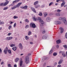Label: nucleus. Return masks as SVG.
I'll return each mask as SVG.
<instances>
[{
  "label": "nucleus",
  "instance_id": "16",
  "mask_svg": "<svg viewBox=\"0 0 67 67\" xmlns=\"http://www.w3.org/2000/svg\"><path fill=\"white\" fill-rule=\"evenodd\" d=\"M21 60L20 61V66L21 67L22 66V63H23V61H22V59H21Z\"/></svg>",
  "mask_w": 67,
  "mask_h": 67
},
{
  "label": "nucleus",
  "instance_id": "8",
  "mask_svg": "<svg viewBox=\"0 0 67 67\" xmlns=\"http://www.w3.org/2000/svg\"><path fill=\"white\" fill-rule=\"evenodd\" d=\"M19 47L20 49H22L23 48V47L22 46V44L21 43H20L19 44Z\"/></svg>",
  "mask_w": 67,
  "mask_h": 67
},
{
  "label": "nucleus",
  "instance_id": "54",
  "mask_svg": "<svg viewBox=\"0 0 67 67\" xmlns=\"http://www.w3.org/2000/svg\"><path fill=\"white\" fill-rule=\"evenodd\" d=\"M60 1H62L63 2H65V1L64 0H60Z\"/></svg>",
  "mask_w": 67,
  "mask_h": 67
},
{
  "label": "nucleus",
  "instance_id": "7",
  "mask_svg": "<svg viewBox=\"0 0 67 67\" xmlns=\"http://www.w3.org/2000/svg\"><path fill=\"white\" fill-rule=\"evenodd\" d=\"M13 38V37H7L6 38V40H7L8 41H9V40H12Z\"/></svg>",
  "mask_w": 67,
  "mask_h": 67
},
{
  "label": "nucleus",
  "instance_id": "27",
  "mask_svg": "<svg viewBox=\"0 0 67 67\" xmlns=\"http://www.w3.org/2000/svg\"><path fill=\"white\" fill-rule=\"evenodd\" d=\"M62 55L64 57H65L66 54H65V53L64 52L62 53Z\"/></svg>",
  "mask_w": 67,
  "mask_h": 67
},
{
  "label": "nucleus",
  "instance_id": "64",
  "mask_svg": "<svg viewBox=\"0 0 67 67\" xmlns=\"http://www.w3.org/2000/svg\"><path fill=\"white\" fill-rule=\"evenodd\" d=\"M66 56L67 58V51L66 52Z\"/></svg>",
  "mask_w": 67,
  "mask_h": 67
},
{
  "label": "nucleus",
  "instance_id": "13",
  "mask_svg": "<svg viewBox=\"0 0 67 67\" xmlns=\"http://www.w3.org/2000/svg\"><path fill=\"white\" fill-rule=\"evenodd\" d=\"M46 21L47 22H50L51 21V18L49 17H48L47 18Z\"/></svg>",
  "mask_w": 67,
  "mask_h": 67
},
{
  "label": "nucleus",
  "instance_id": "12",
  "mask_svg": "<svg viewBox=\"0 0 67 67\" xmlns=\"http://www.w3.org/2000/svg\"><path fill=\"white\" fill-rule=\"evenodd\" d=\"M38 3H39V2L38 1H36L34 2V5H36L37 4H38Z\"/></svg>",
  "mask_w": 67,
  "mask_h": 67
},
{
  "label": "nucleus",
  "instance_id": "43",
  "mask_svg": "<svg viewBox=\"0 0 67 67\" xmlns=\"http://www.w3.org/2000/svg\"><path fill=\"white\" fill-rule=\"evenodd\" d=\"M8 67H12L11 66V64H8Z\"/></svg>",
  "mask_w": 67,
  "mask_h": 67
},
{
  "label": "nucleus",
  "instance_id": "11",
  "mask_svg": "<svg viewBox=\"0 0 67 67\" xmlns=\"http://www.w3.org/2000/svg\"><path fill=\"white\" fill-rule=\"evenodd\" d=\"M31 10H32L33 12H35V13H36V10H35V9H34V8H31Z\"/></svg>",
  "mask_w": 67,
  "mask_h": 67
},
{
  "label": "nucleus",
  "instance_id": "1",
  "mask_svg": "<svg viewBox=\"0 0 67 67\" xmlns=\"http://www.w3.org/2000/svg\"><path fill=\"white\" fill-rule=\"evenodd\" d=\"M33 19L34 20V21H36L37 20H39V22L40 23V26H43L44 24V22L43 20H42V19L40 17H37L36 18L35 16L33 17Z\"/></svg>",
  "mask_w": 67,
  "mask_h": 67
},
{
  "label": "nucleus",
  "instance_id": "39",
  "mask_svg": "<svg viewBox=\"0 0 67 67\" xmlns=\"http://www.w3.org/2000/svg\"><path fill=\"white\" fill-rule=\"evenodd\" d=\"M63 47L65 48H67V46L66 45H64Z\"/></svg>",
  "mask_w": 67,
  "mask_h": 67
},
{
  "label": "nucleus",
  "instance_id": "29",
  "mask_svg": "<svg viewBox=\"0 0 67 67\" xmlns=\"http://www.w3.org/2000/svg\"><path fill=\"white\" fill-rule=\"evenodd\" d=\"M43 39H46V36L44 35L42 37Z\"/></svg>",
  "mask_w": 67,
  "mask_h": 67
},
{
  "label": "nucleus",
  "instance_id": "32",
  "mask_svg": "<svg viewBox=\"0 0 67 67\" xmlns=\"http://www.w3.org/2000/svg\"><path fill=\"white\" fill-rule=\"evenodd\" d=\"M38 15L39 16H42V13L41 12L39 14H38Z\"/></svg>",
  "mask_w": 67,
  "mask_h": 67
},
{
  "label": "nucleus",
  "instance_id": "25",
  "mask_svg": "<svg viewBox=\"0 0 67 67\" xmlns=\"http://www.w3.org/2000/svg\"><path fill=\"white\" fill-rule=\"evenodd\" d=\"M12 49H13V51H16V47H13L12 48Z\"/></svg>",
  "mask_w": 67,
  "mask_h": 67
},
{
  "label": "nucleus",
  "instance_id": "60",
  "mask_svg": "<svg viewBox=\"0 0 67 67\" xmlns=\"http://www.w3.org/2000/svg\"><path fill=\"white\" fill-rule=\"evenodd\" d=\"M61 66V65H59L58 66V67H60Z\"/></svg>",
  "mask_w": 67,
  "mask_h": 67
},
{
  "label": "nucleus",
  "instance_id": "2",
  "mask_svg": "<svg viewBox=\"0 0 67 67\" xmlns=\"http://www.w3.org/2000/svg\"><path fill=\"white\" fill-rule=\"evenodd\" d=\"M31 54L30 53H29L28 54V56H26V57L25 59V62L26 64H27L29 63V62L30 61V59H29V57L28 56H31Z\"/></svg>",
  "mask_w": 67,
  "mask_h": 67
},
{
  "label": "nucleus",
  "instance_id": "44",
  "mask_svg": "<svg viewBox=\"0 0 67 67\" xmlns=\"http://www.w3.org/2000/svg\"><path fill=\"white\" fill-rule=\"evenodd\" d=\"M47 58V57H45L43 58V59H44V60H46Z\"/></svg>",
  "mask_w": 67,
  "mask_h": 67
},
{
  "label": "nucleus",
  "instance_id": "62",
  "mask_svg": "<svg viewBox=\"0 0 67 67\" xmlns=\"http://www.w3.org/2000/svg\"><path fill=\"white\" fill-rule=\"evenodd\" d=\"M30 44H33V42H31L30 43Z\"/></svg>",
  "mask_w": 67,
  "mask_h": 67
},
{
  "label": "nucleus",
  "instance_id": "14",
  "mask_svg": "<svg viewBox=\"0 0 67 67\" xmlns=\"http://www.w3.org/2000/svg\"><path fill=\"white\" fill-rule=\"evenodd\" d=\"M63 62V60H60L59 62L58 63L59 64H62V62Z\"/></svg>",
  "mask_w": 67,
  "mask_h": 67
},
{
  "label": "nucleus",
  "instance_id": "18",
  "mask_svg": "<svg viewBox=\"0 0 67 67\" xmlns=\"http://www.w3.org/2000/svg\"><path fill=\"white\" fill-rule=\"evenodd\" d=\"M65 2H63L61 4V7H63L64 5H65Z\"/></svg>",
  "mask_w": 67,
  "mask_h": 67
},
{
  "label": "nucleus",
  "instance_id": "31",
  "mask_svg": "<svg viewBox=\"0 0 67 67\" xmlns=\"http://www.w3.org/2000/svg\"><path fill=\"white\" fill-rule=\"evenodd\" d=\"M8 7H5L4 8L3 10H7V9H8Z\"/></svg>",
  "mask_w": 67,
  "mask_h": 67
},
{
  "label": "nucleus",
  "instance_id": "59",
  "mask_svg": "<svg viewBox=\"0 0 67 67\" xmlns=\"http://www.w3.org/2000/svg\"><path fill=\"white\" fill-rule=\"evenodd\" d=\"M57 65V63L55 62L54 63V65Z\"/></svg>",
  "mask_w": 67,
  "mask_h": 67
},
{
  "label": "nucleus",
  "instance_id": "48",
  "mask_svg": "<svg viewBox=\"0 0 67 67\" xmlns=\"http://www.w3.org/2000/svg\"><path fill=\"white\" fill-rule=\"evenodd\" d=\"M65 37L66 38H67V32L65 34Z\"/></svg>",
  "mask_w": 67,
  "mask_h": 67
},
{
  "label": "nucleus",
  "instance_id": "40",
  "mask_svg": "<svg viewBox=\"0 0 67 67\" xmlns=\"http://www.w3.org/2000/svg\"><path fill=\"white\" fill-rule=\"evenodd\" d=\"M15 44H12L11 45H10V47H13V46H15Z\"/></svg>",
  "mask_w": 67,
  "mask_h": 67
},
{
  "label": "nucleus",
  "instance_id": "57",
  "mask_svg": "<svg viewBox=\"0 0 67 67\" xmlns=\"http://www.w3.org/2000/svg\"><path fill=\"white\" fill-rule=\"evenodd\" d=\"M59 53H63V52H62V51H60L59 52Z\"/></svg>",
  "mask_w": 67,
  "mask_h": 67
},
{
  "label": "nucleus",
  "instance_id": "28",
  "mask_svg": "<svg viewBox=\"0 0 67 67\" xmlns=\"http://www.w3.org/2000/svg\"><path fill=\"white\" fill-rule=\"evenodd\" d=\"M25 38L26 40H27L29 39V37L28 36H25Z\"/></svg>",
  "mask_w": 67,
  "mask_h": 67
},
{
  "label": "nucleus",
  "instance_id": "52",
  "mask_svg": "<svg viewBox=\"0 0 67 67\" xmlns=\"http://www.w3.org/2000/svg\"><path fill=\"white\" fill-rule=\"evenodd\" d=\"M16 23H15L14 24V27H15L16 26Z\"/></svg>",
  "mask_w": 67,
  "mask_h": 67
},
{
  "label": "nucleus",
  "instance_id": "53",
  "mask_svg": "<svg viewBox=\"0 0 67 67\" xmlns=\"http://www.w3.org/2000/svg\"><path fill=\"white\" fill-rule=\"evenodd\" d=\"M2 53V49L1 48H0V53Z\"/></svg>",
  "mask_w": 67,
  "mask_h": 67
},
{
  "label": "nucleus",
  "instance_id": "26",
  "mask_svg": "<svg viewBox=\"0 0 67 67\" xmlns=\"http://www.w3.org/2000/svg\"><path fill=\"white\" fill-rule=\"evenodd\" d=\"M58 20L59 21H62V20H63V18H62V17L59 18H58Z\"/></svg>",
  "mask_w": 67,
  "mask_h": 67
},
{
  "label": "nucleus",
  "instance_id": "10",
  "mask_svg": "<svg viewBox=\"0 0 67 67\" xmlns=\"http://www.w3.org/2000/svg\"><path fill=\"white\" fill-rule=\"evenodd\" d=\"M9 1H7L4 3V6H5V5H7V4H8V3H9Z\"/></svg>",
  "mask_w": 67,
  "mask_h": 67
},
{
  "label": "nucleus",
  "instance_id": "21",
  "mask_svg": "<svg viewBox=\"0 0 67 67\" xmlns=\"http://www.w3.org/2000/svg\"><path fill=\"white\" fill-rule=\"evenodd\" d=\"M24 9L27 10V5H25V6L24 7Z\"/></svg>",
  "mask_w": 67,
  "mask_h": 67
},
{
  "label": "nucleus",
  "instance_id": "3",
  "mask_svg": "<svg viewBox=\"0 0 67 67\" xmlns=\"http://www.w3.org/2000/svg\"><path fill=\"white\" fill-rule=\"evenodd\" d=\"M22 3V2L19 3L18 4L15 5H14V7H13L12 8V10H13V9H15L16 8H18L19 7Z\"/></svg>",
  "mask_w": 67,
  "mask_h": 67
},
{
  "label": "nucleus",
  "instance_id": "37",
  "mask_svg": "<svg viewBox=\"0 0 67 67\" xmlns=\"http://www.w3.org/2000/svg\"><path fill=\"white\" fill-rule=\"evenodd\" d=\"M31 34V31H29L28 34V35H30Z\"/></svg>",
  "mask_w": 67,
  "mask_h": 67
},
{
  "label": "nucleus",
  "instance_id": "47",
  "mask_svg": "<svg viewBox=\"0 0 67 67\" xmlns=\"http://www.w3.org/2000/svg\"><path fill=\"white\" fill-rule=\"evenodd\" d=\"M45 33V30H43V31L42 32V33L43 34H44Z\"/></svg>",
  "mask_w": 67,
  "mask_h": 67
},
{
  "label": "nucleus",
  "instance_id": "23",
  "mask_svg": "<svg viewBox=\"0 0 67 67\" xmlns=\"http://www.w3.org/2000/svg\"><path fill=\"white\" fill-rule=\"evenodd\" d=\"M19 59L18 58H17L15 60V62L16 63H17L18 61H19Z\"/></svg>",
  "mask_w": 67,
  "mask_h": 67
},
{
  "label": "nucleus",
  "instance_id": "50",
  "mask_svg": "<svg viewBox=\"0 0 67 67\" xmlns=\"http://www.w3.org/2000/svg\"><path fill=\"white\" fill-rule=\"evenodd\" d=\"M11 34V33H9L8 34V36H10V35Z\"/></svg>",
  "mask_w": 67,
  "mask_h": 67
},
{
  "label": "nucleus",
  "instance_id": "42",
  "mask_svg": "<svg viewBox=\"0 0 67 67\" xmlns=\"http://www.w3.org/2000/svg\"><path fill=\"white\" fill-rule=\"evenodd\" d=\"M28 27H29V25H27L25 26V29H27V28H28Z\"/></svg>",
  "mask_w": 67,
  "mask_h": 67
},
{
  "label": "nucleus",
  "instance_id": "30",
  "mask_svg": "<svg viewBox=\"0 0 67 67\" xmlns=\"http://www.w3.org/2000/svg\"><path fill=\"white\" fill-rule=\"evenodd\" d=\"M8 53H9V54H11V51L10 50H8Z\"/></svg>",
  "mask_w": 67,
  "mask_h": 67
},
{
  "label": "nucleus",
  "instance_id": "9",
  "mask_svg": "<svg viewBox=\"0 0 67 67\" xmlns=\"http://www.w3.org/2000/svg\"><path fill=\"white\" fill-rule=\"evenodd\" d=\"M60 30V33H63V32H64V29L62 27L59 28Z\"/></svg>",
  "mask_w": 67,
  "mask_h": 67
},
{
  "label": "nucleus",
  "instance_id": "41",
  "mask_svg": "<svg viewBox=\"0 0 67 67\" xmlns=\"http://www.w3.org/2000/svg\"><path fill=\"white\" fill-rule=\"evenodd\" d=\"M40 7V6L39 5H38L37 6H35V8H38V7Z\"/></svg>",
  "mask_w": 67,
  "mask_h": 67
},
{
  "label": "nucleus",
  "instance_id": "63",
  "mask_svg": "<svg viewBox=\"0 0 67 67\" xmlns=\"http://www.w3.org/2000/svg\"><path fill=\"white\" fill-rule=\"evenodd\" d=\"M13 23V22H11L10 24H12Z\"/></svg>",
  "mask_w": 67,
  "mask_h": 67
},
{
  "label": "nucleus",
  "instance_id": "56",
  "mask_svg": "<svg viewBox=\"0 0 67 67\" xmlns=\"http://www.w3.org/2000/svg\"><path fill=\"white\" fill-rule=\"evenodd\" d=\"M17 66V65H16V64L14 65V67H16Z\"/></svg>",
  "mask_w": 67,
  "mask_h": 67
},
{
  "label": "nucleus",
  "instance_id": "46",
  "mask_svg": "<svg viewBox=\"0 0 67 67\" xmlns=\"http://www.w3.org/2000/svg\"><path fill=\"white\" fill-rule=\"evenodd\" d=\"M11 25H10L8 27V29L9 30H10V29H11Z\"/></svg>",
  "mask_w": 67,
  "mask_h": 67
},
{
  "label": "nucleus",
  "instance_id": "5",
  "mask_svg": "<svg viewBox=\"0 0 67 67\" xmlns=\"http://www.w3.org/2000/svg\"><path fill=\"white\" fill-rule=\"evenodd\" d=\"M54 24L55 25H58L59 24H60L61 23V22L59 21H56L54 22Z\"/></svg>",
  "mask_w": 67,
  "mask_h": 67
},
{
  "label": "nucleus",
  "instance_id": "55",
  "mask_svg": "<svg viewBox=\"0 0 67 67\" xmlns=\"http://www.w3.org/2000/svg\"><path fill=\"white\" fill-rule=\"evenodd\" d=\"M8 47H6L5 48V50H7V51H8Z\"/></svg>",
  "mask_w": 67,
  "mask_h": 67
},
{
  "label": "nucleus",
  "instance_id": "36",
  "mask_svg": "<svg viewBox=\"0 0 67 67\" xmlns=\"http://www.w3.org/2000/svg\"><path fill=\"white\" fill-rule=\"evenodd\" d=\"M61 11H62V10H60L59 9H58L57 10V12H61Z\"/></svg>",
  "mask_w": 67,
  "mask_h": 67
},
{
  "label": "nucleus",
  "instance_id": "45",
  "mask_svg": "<svg viewBox=\"0 0 67 67\" xmlns=\"http://www.w3.org/2000/svg\"><path fill=\"white\" fill-rule=\"evenodd\" d=\"M26 22H27V23L29 22V21L27 19H26Z\"/></svg>",
  "mask_w": 67,
  "mask_h": 67
},
{
  "label": "nucleus",
  "instance_id": "6",
  "mask_svg": "<svg viewBox=\"0 0 67 67\" xmlns=\"http://www.w3.org/2000/svg\"><path fill=\"white\" fill-rule=\"evenodd\" d=\"M62 20H63V21L64 22V23H65V25H67V22L66 19V18L65 17L63 18Z\"/></svg>",
  "mask_w": 67,
  "mask_h": 67
},
{
  "label": "nucleus",
  "instance_id": "34",
  "mask_svg": "<svg viewBox=\"0 0 67 67\" xmlns=\"http://www.w3.org/2000/svg\"><path fill=\"white\" fill-rule=\"evenodd\" d=\"M18 16H14L13 17V18L14 19H18Z\"/></svg>",
  "mask_w": 67,
  "mask_h": 67
},
{
  "label": "nucleus",
  "instance_id": "15",
  "mask_svg": "<svg viewBox=\"0 0 67 67\" xmlns=\"http://www.w3.org/2000/svg\"><path fill=\"white\" fill-rule=\"evenodd\" d=\"M19 1L18 0H16L13 2V3H16V2H18Z\"/></svg>",
  "mask_w": 67,
  "mask_h": 67
},
{
  "label": "nucleus",
  "instance_id": "58",
  "mask_svg": "<svg viewBox=\"0 0 67 67\" xmlns=\"http://www.w3.org/2000/svg\"><path fill=\"white\" fill-rule=\"evenodd\" d=\"M60 0H57V2H58L59 1H60Z\"/></svg>",
  "mask_w": 67,
  "mask_h": 67
},
{
  "label": "nucleus",
  "instance_id": "22",
  "mask_svg": "<svg viewBox=\"0 0 67 67\" xmlns=\"http://www.w3.org/2000/svg\"><path fill=\"white\" fill-rule=\"evenodd\" d=\"M4 22L3 21H1L0 22V25H4Z\"/></svg>",
  "mask_w": 67,
  "mask_h": 67
},
{
  "label": "nucleus",
  "instance_id": "33",
  "mask_svg": "<svg viewBox=\"0 0 67 67\" xmlns=\"http://www.w3.org/2000/svg\"><path fill=\"white\" fill-rule=\"evenodd\" d=\"M53 52V50H51L49 52V54H51L52 52Z\"/></svg>",
  "mask_w": 67,
  "mask_h": 67
},
{
  "label": "nucleus",
  "instance_id": "38",
  "mask_svg": "<svg viewBox=\"0 0 67 67\" xmlns=\"http://www.w3.org/2000/svg\"><path fill=\"white\" fill-rule=\"evenodd\" d=\"M53 56H56V55H57V53H53Z\"/></svg>",
  "mask_w": 67,
  "mask_h": 67
},
{
  "label": "nucleus",
  "instance_id": "49",
  "mask_svg": "<svg viewBox=\"0 0 67 67\" xmlns=\"http://www.w3.org/2000/svg\"><path fill=\"white\" fill-rule=\"evenodd\" d=\"M4 5V4L3 3L0 4V6H2V5Z\"/></svg>",
  "mask_w": 67,
  "mask_h": 67
},
{
  "label": "nucleus",
  "instance_id": "24",
  "mask_svg": "<svg viewBox=\"0 0 67 67\" xmlns=\"http://www.w3.org/2000/svg\"><path fill=\"white\" fill-rule=\"evenodd\" d=\"M4 52L5 54H7V50L4 49Z\"/></svg>",
  "mask_w": 67,
  "mask_h": 67
},
{
  "label": "nucleus",
  "instance_id": "61",
  "mask_svg": "<svg viewBox=\"0 0 67 67\" xmlns=\"http://www.w3.org/2000/svg\"><path fill=\"white\" fill-rule=\"evenodd\" d=\"M20 8L21 9H24V7H21Z\"/></svg>",
  "mask_w": 67,
  "mask_h": 67
},
{
  "label": "nucleus",
  "instance_id": "35",
  "mask_svg": "<svg viewBox=\"0 0 67 67\" xmlns=\"http://www.w3.org/2000/svg\"><path fill=\"white\" fill-rule=\"evenodd\" d=\"M53 4V2H51L49 4V6H51V5H52V4Z\"/></svg>",
  "mask_w": 67,
  "mask_h": 67
},
{
  "label": "nucleus",
  "instance_id": "4",
  "mask_svg": "<svg viewBox=\"0 0 67 67\" xmlns=\"http://www.w3.org/2000/svg\"><path fill=\"white\" fill-rule=\"evenodd\" d=\"M30 26L32 28H35L36 27V25L34 24L31 23L30 24Z\"/></svg>",
  "mask_w": 67,
  "mask_h": 67
},
{
  "label": "nucleus",
  "instance_id": "17",
  "mask_svg": "<svg viewBox=\"0 0 67 67\" xmlns=\"http://www.w3.org/2000/svg\"><path fill=\"white\" fill-rule=\"evenodd\" d=\"M55 15H56V16H60V14L59 13H57L55 14Z\"/></svg>",
  "mask_w": 67,
  "mask_h": 67
},
{
  "label": "nucleus",
  "instance_id": "20",
  "mask_svg": "<svg viewBox=\"0 0 67 67\" xmlns=\"http://www.w3.org/2000/svg\"><path fill=\"white\" fill-rule=\"evenodd\" d=\"M56 42L57 44H59L60 43V40H58Z\"/></svg>",
  "mask_w": 67,
  "mask_h": 67
},
{
  "label": "nucleus",
  "instance_id": "51",
  "mask_svg": "<svg viewBox=\"0 0 67 67\" xmlns=\"http://www.w3.org/2000/svg\"><path fill=\"white\" fill-rule=\"evenodd\" d=\"M56 47H57V48H59V46L57 45L56 46Z\"/></svg>",
  "mask_w": 67,
  "mask_h": 67
},
{
  "label": "nucleus",
  "instance_id": "19",
  "mask_svg": "<svg viewBox=\"0 0 67 67\" xmlns=\"http://www.w3.org/2000/svg\"><path fill=\"white\" fill-rule=\"evenodd\" d=\"M44 17H46L47 15V13L46 12L43 13Z\"/></svg>",
  "mask_w": 67,
  "mask_h": 67
}]
</instances>
